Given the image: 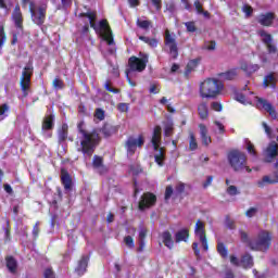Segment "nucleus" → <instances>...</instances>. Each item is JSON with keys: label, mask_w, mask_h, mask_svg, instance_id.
Listing matches in <instances>:
<instances>
[{"label": "nucleus", "mask_w": 278, "mask_h": 278, "mask_svg": "<svg viewBox=\"0 0 278 278\" xmlns=\"http://www.w3.org/2000/svg\"><path fill=\"white\" fill-rule=\"evenodd\" d=\"M81 16L88 21L90 27L109 45V55H116V43L114 42V35H112L108 20H102L99 24L94 23L97 21V12L84 13Z\"/></svg>", "instance_id": "nucleus-1"}, {"label": "nucleus", "mask_w": 278, "mask_h": 278, "mask_svg": "<svg viewBox=\"0 0 278 278\" xmlns=\"http://www.w3.org/2000/svg\"><path fill=\"white\" fill-rule=\"evenodd\" d=\"M78 131L80 134V151L87 157H90L99 144V132L97 130L88 131L84 129V122L78 124Z\"/></svg>", "instance_id": "nucleus-2"}, {"label": "nucleus", "mask_w": 278, "mask_h": 278, "mask_svg": "<svg viewBox=\"0 0 278 278\" xmlns=\"http://www.w3.org/2000/svg\"><path fill=\"white\" fill-rule=\"evenodd\" d=\"M235 99L239 103H242V105H253V103H256V108H258V110L263 109L265 112H268L271 118H277V111H275V106L257 96L247 97L244 93H236Z\"/></svg>", "instance_id": "nucleus-3"}, {"label": "nucleus", "mask_w": 278, "mask_h": 278, "mask_svg": "<svg viewBox=\"0 0 278 278\" xmlns=\"http://www.w3.org/2000/svg\"><path fill=\"white\" fill-rule=\"evenodd\" d=\"M224 88L223 81L216 78H207L200 84V97L202 99H216Z\"/></svg>", "instance_id": "nucleus-4"}, {"label": "nucleus", "mask_w": 278, "mask_h": 278, "mask_svg": "<svg viewBox=\"0 0 278 278\" xmlns=\"http://www.w3.org/2000/svg\"><path fill=\"white\" fill-rule=\"evenodd\" d=\"M147 64H149V54L142 52H140L139 58L131 56L128 60L129 67L126 70V79L130 86H136V83L131 81L134 73H142L147 68Z\"/></svg>", "instance_id": "nucleus-5"}, {"label": "nucleus", "mask_w": 278, "mask_h": 278, "mask_svg": "<svg viewBox=\"0 0 278 278\" xmlns=\"http://www.w3.org/2000/svg\"><path fill=\"white\" fill-rule=\"evenodd\" d=\"M23 8L29 5V12L31 14V20L35 25H43L45 18L47 17V4H36L31 0H22Z\"/></svg>", "instance_id": "nucleus-6"}, {"label": "nucleus", "mask_w": 278, "mask_h": 278, "mask_svg": "<svg viewBox=\"0 0 278 278\" xmlns=\"http://www.w3.org/2000/svg\"><path fill=\"white\" fill-rule=\"evenodd\" d=\"M161 141H162V127L155 126L153 130L151 143L155 151L154 161L157 164V166H164V160H165L164 149L160 148Z\"/></svg>", "instance_id": "nucleus-7"}, {"label": "nucleus", "mask_w": 278, "mask_h": 278, "mask_svg": "<svg viewBox=\"0 0 278 278\" xmlns=\"http://www.w3.org/2000/svg\"><path fill=\"white\" fill-rule=\"evenodd\" d=\"M228 162L233 170H242L245 168L248 173H251V168L247 166V154L244 152L233 150L228 154Z\"/></svg>", "instance_id": "nucleus-8"}, {"label": "nucleus", "mask_w": 278, "mask_h": 278, "mask_svg": "<svg viewBox=\"0 0 278 278\" xmlns=\"http://www.w3.org/2000/svg\"><path fill=\"white\" fill-rule=\"evenodd\" d=\"M273 240V237L270 236V232L266 230L260 231L257 239L250 241V248L252 251H268L270 249V242Z\"/></svg>", "instance_id": "nucleus-9"}, {"label": "nucleus", "mask_w": 278, "mask_h": 278, "mask_svg": "<svg viewBox=\"0 0 278 278\" xmlns=\"http://www.w3.org/2000/svg\"><path fill=\"white\" fill-rule=\"evenodd\" d=\"M31 75H34V63L29 61L23 68L20 78L21 90L24 97H27V90H29V86H31Z\"/></svg>", "instance_id": "nucleus-10"}, {"label": "nucleus", "mask_w": 278, "mask_h": 278, "mask_svg": "<svg viewBox=\"0 0 278 278\" xmlns=\"http://www.w3.org/2000/svg\"><path fill=\"white\" fill-rule=\"evenodd\" d=\"M143 144H144V135L140 134L137 136L128 137L125 143V149L127 151L128 157H131V155H134V153H136L138 149H142Z\"/></svg>", "instance_id": "nucleus-11"}, {"label": "nucleus", "mask_w": 278, "mask_h": 278, "mask_svg": "<svg viewBox=\"0 0 278 278\" xmlns=\"http://www.w3.org/2000/svg\"><path fill=\"white\" fill-rule=\"evenodd\" d=\"M165 47L169 51V55L172 58L177 59L179 55V49L177 48V41L175 40V36L170 35V31H165Z\"/></svg>", "instance_id": "nucleus-12"}, {"label": "nucleus", "mask_w": 278, "mask_h": 278, "mask_svg": "<svg viewBox=\"0 0 278 278\" xmlns=\"http://www.w3.org/2000/svg\"><path fill=\"white\" fill-rule=\"evenodd\" d=\"M194 235H195V238L200 240L203 250L207 251L208 247H207V238L205 237V223L201 222V219H199L195 223Z\"/></svg>", "instance_id": "nucleus-13"}, {"label": "nucleus", "mask_w": 278, "mask_h": 278, "mask_svg": "<svg viewBox=\"0 0 278 278\" xmlns=\"http://www.w3.org/2000/svg\"><path fill=\"white\" fill-rule=\"evenodd\" d=\"M278 155V144L277 142H270L267 148L263 151V157L265 162H275V157Z\"/></svg>", "instance_id": "nucleus-14"}, {"label": "nucleus", "mask_w": 278, "mask_h": 278, "mask_svg": "<svg viewBox=\"0 0 278 278\" xmlns=\"http://www.w3.org/2000/svg\"><path fill=\"white\" fill-rule=\"evenodd\" d=\"M258 36L261 37V40L267 45L269 53H274L275 58H278L277 47L273 45V37L270 34L266 33L265 30H260Z\"/></svg>", "instance_id": "nucleus-15"}, {"label": "nucleus", "mask_w": 278, "mask_h": 278, "mask_svg": "<svg viewBox=\"0 0 278 278\" xmlns=\"http://www.w3.org/2000/svg\"><path fill=\"white\" fill-rule=\"evenodd\" d=\"M155 201H157L155 194L149 192L144 193L139 201V210H147L148 207L155 205Z\"/></svg>", "instance_id": "nucleus-16"}, {"label": "nucleus", "mask_w": 278, "mask_h": 278, "mask_svg": "<svg viewBox=\"0 0 278 278\" xmlns=\"http://www.w3.org/2000/svg\"><path fill=\"white\" fill-rule=\"evenodd\" d=\"M53 121H55V116L53 115H47L42 123V136L45 138H51V129H53Z\"/></svg>", "instance_id": "nucleus-17"}, {"label": "nucleus", "mask_w": 278, "mask_h": 278, "mask_svg": "<svg viewBox=\"0 0 278 278\" xmlns=\"http://www.w3.org/2000/svg\"><path fill=\"white\" fill-rule=\"evenodd\" d=\"M257 21L260 25H263L264 27H270V25H273V21H275V14L274 13L261 14L257 17Z\"/></svg>", "instance_id": "nucleus-18"}, {"label": "nucleus", "mask_w": 278, "mask_h": 278, "mask_svg": "<svg viewBox=\"0 0 278 278\" xmlns=\"http://www.w3.org/2000/svg\"><path fill=\"white\" fill-rule=\"evenodd\" d=\"M199 129H200V138L202 140V144L207 147L212 142V137H210V135L207 134V126H205V124H200Z\"/></svg>", "instance_id": "nucleus-19"}, {"label": "nucleus", "mask_w": 278, "mask_h": 278, "mask_svg": "<svg viewBox=\"0 0 278 278\" xmlns=\"http://www.w3.org/2000/svg\"><path fill=\"white\" fill-rule=\"evenodd\" d=\"M266 184H278V173L276 172L268 176H264L262 180L257 181L258 188H264Z\"/></svg>", "instance_id": "nucleus-20"}, {"label": "nucleus", "mask_w": 278, "mask_h": 278, "mask_svg": "<svg viewBox=\"0 0 278 278\" xmlns=\"http://www.w3.org/2000/svg\"><path fill=\"white\" fill-rule=\"evenodd\" d=\"M61 181H62V185L64 186V189L67 192H71L73 188V179L71 178V175H68L64 169L61 170Z\"/></svg>", "instance_id": "nucleus-21"}, {"label": "nucleus", "mask_w": 278, "mask_h": 278, "mask_svg": "<svg viewBox=\"0 0 278 278\" xmlns=\"http://www.w3.org/2000/svg\"><path fill=\"white\" fill-rule=\"evenodd\" d=\"M161 240L163 244L167 247V249H173V247H175V241H173V235H170L169 231H164L161 235Z\"/></svg>", "instance_id": "nucleus-22"}, {"label": "nucleus", "mask_w": 278, "mask_h": 278, "mask_svg": "<svg viewBox=\"0 0 278 278\" xmlns=\"http://www.w3.org/2000/svg\"><path fill=\"white\" fill-rule=\"evenodd\" d=\"M12 18L16 27H21L23 25V13L21 12V7L18 5L15 7L12 14Z\"/></svg>", "instance_id": "nucleus-23"}, {"label": "nucleus", "mask_w": 278, "mask_h": 278, "mask_svg": "<svg viewBox=\"0 0 278 278\" xmlns=\"http://www.w3.org/2000/svg\"><path fill=\"white\" fill-rule=\"evenodd\" d=\"M198 114L202 121H205L210 116V109L207 102H202L198 105Z\"/></svg>", "instance_id": "nucleus-24"}, {"label": "nucleus", "mask_w": 278, "mask_h": 278, "mask_svg": "<svg viewBox=\"0 0 278 278\" xmlns=\"http://www.w3.org/2000/svg\"><path fill=\"white\" fill-rule=\"evenodd\" d=\"M241 71H243L248 75H253V73H256V71H260V65L243 62L241 64Z\"/></svg>", "instance_id": "nucleus-25"}, {"label": "nucleus", "mask_w": 278, "mask_h": 278, "mask_svg": "<svg viewBox=\"0 0 278 278\" xmlns=\"http://www.w3.org/2000/svg\"><path fill=\"white\" fill-rule=\"evenodd\" d=\"M88 256H83L81 260L78 262V265L76 267L77 275L81 276L86 273V268H88Z\"/></svg>", "instance_id": "nucleus-26"}, {"label": "nucleus", "mask_w": 278, "mask_h": 278, "mask_svg": "<svg viewBox=\"0 0 278 278\" xmlns=\"http://www.w3.org/2000/svg\"><path fill=\"white\" fill-rule=\"evenodd\" d=\"M188 238H190V233L188 228H184L176 232L175 235V241L176 242H188Z\"/></svg>", "instance_id": "nucleus-27"}, {"label": "nucleus", "mask_w": 278, "mask_h": 278, "mask_svg": "<svg viewBox=\"0 0 278 278\" xmlns=\"http://www.w3.org/2000/svg\"><path fill=\"white\" fill-rule=\"evenodd\" d=\"M276 84H277V77L275 76V74H269L265 76L263 81L264 88H268V87L276 88Z\"/></svg>", "instance_id": "nucleus-28"}, {"label": "nucleus", "mask_w": 278, "mask_h": 278, "mask_svg": "<svg viewBox=\"0 0 278 278\" xmlns=\"http://www.w3.org/2000/svg\"><path fill=\"white\" fill-rule=\"evenodd\" d=\"M219 77L220 79L231 81V79H236V77H238V70H229L228 72L219 74Z\"/></svg>", "instance_id": "nucleus-29"}, {"label": "nucleus", "mask_w": 278, "mask_h": 278, "mask_svg": "<svg viewBox=\"0 0 278 278\" xmlns=\"http://www.w3.org/2000/svg\"><path fill=\"white\" fill-rule=\"evenodd\" d=\"M200 63H201L200 58L189 61L186 67L185 75H190L191 71H194V68H197V66H199Z\"/></svg>", "instance_id": "nucleus-30"}, {"label": "nucleus", "mask_w": 278, "mask_h": 278, "mask_svg": "<svg viewBox=\"0 0 278 278\" xmlns=\"http://www.w3.org/2000/svg\"><path fill=\"white\" fill-rule=\"evenodd\" d=\"M139 40H141L142 42H144L146 45H148L152 49H155L157 47L159 42H160V41H157V39L150 38V37H147V36H139Z\"/></svg>", "instance_id": "nucleus-31"}, {"label": "nucleus", "mask_w": 278, "mask_h": 278, "mask_svg": "<svg viewBox=\"0 0 278 278\" xmlns=\"http://www.w3.org/2000/svg\"><path fill=\"white\" fill-rule=\"evenodd\" d=\"M240 266L243 268H251V266H253V256L244 254L240 261Z\"/></svg>", "instance_id": "nucleus-32"}, {"label": "nucleus", "mask_w": 278, "mask_h": 278, "mask_svg": "<svg viewBox=\"0 0 278 278\" xmlns=\"http://www.w3.org/2000/svg\"><path fill=\"white\" fill-rule=\"evenodd\" d=\"M68 138V125L63 124L61 129H59V141L64 142Z\"/></svg>", "instance_id": "nucleus-33"}, {"label": "nucleus", "mask_w": 278, "mask_h": 278, "mask_svg": "<svg viewBox=\"0 0 278 278\" xmlns=\"http://www.w3.org/2000/svg\"><path fill=\"white\" fill-rule=\"evenodd\" d=\"M173 121L167 119L166 122H164V136L166 138H170V136H173Z\"/></svg>", "instance_id": "nucleus-34"}, {"label": "nucleus", "mask_w": 278, "mask_h": 278, "mask_svg": "<svg viewBox=\"0 0 278 278\" xmlns=\"http://www.w3.org/2000/svg\"><path fill=\"white\" fill-rule=\"evenodd\" d=\"M17 266L18 265L16 263V260H14V257L12 256L7 257V267L9 268L10 273H16Z\"/></svg>", "instance_id": "nucleus-35"}, {"label": "nucleus", "mask_w": 278, "mask_h": 278, "mask_svg": "<svg viewBox=\"0 0 278 278\" xmlns=\"http://www.w3.org/2000/svg\"><path fill=\"white\" fill-rule=\"evenodd\" d=\"M226 186H228V188L226 189V192L230 197H236V195L240 194V190H238V187H236L233 185L229 186V179H226Z\"/></svg>", "instance_id": "nucleus-36"}, {"label": "nucleus", "mask_w": 278, "mask_h": 278, "mask_svg": "<svg viewBox=\"0 0 278 278\" xmlns=\"http://www.w3.org/2000/svg\"><path fill=\"white\" fill-rule=\"evenodd\" d=\"M92 166L98 170H105V167H103V159L101 156H93Z\"/></svg>", "instance_id": "nucleus-37"}, {"label": "nucleus", "mask_w": 278, "mask_h": 278, "mask_svg": "<svg viewBox=\"0 0 278 278\" xmlns=\"http://www.w3.org/2000/svg\"><path fill=\"white\" fill-rule=\"evenodd\" d=\"M137 27L140 29H149L151 27V21L144 20V18H137Z\"/></svg>", "instance_id": "nucleus-38"}, {"label": "nucleus", "mask_w": 278, "mask_h": 278, "mask_svg": "<svg viewBox=\"0 0 278 278\" xmlns=\"http://www.w3.org/2000/svg\"><path fill=\"white\" fill-rule=\"evenodd\" d=\"M194 8L199 14H203V16H205V18H210V13L207 11H203V4H201V2L199 0H197L194 2Z\"/></svg>", "instance_id": "nucleus-39"}, {"label": "nucleus", "mask_w": 278, "mask_h": 278, "mask_svg": "<svg viewBox=\"0 0 278 278\" xmlns=\"http://www.w3.org/2000/svg\"><path fill=\"white\" fill-rule=\"evenodd\" d=\"M217 252L219 253V255L222 257H227V255H229V252L227 251V248L222 242H218V244H217Z\"/></svg>", "instance_id": "nucleus-40"}, {"label": "nucleus", "mask_w": 278, "mask_h": 278, "mask_svg": "<svg viewBox=\"0 0 278 278\" xmlns=\"http://www.w3.org/2000/svg\"><path fill=\"white\" fill-rule=\"evenodd\" d=\"M245 149L250 155H253V157L257 155V152H255V146H253L249 140H245Z\"/></svg>", "instance_id": "nucleus-41"}, {"label": "nucleus", "mask_w": 278, "mask_h": 278, "mask_svg": "<svg viewBox=\"0 0 278 278\" xmlns=\"http://www.w3.org/2000/svg\"><path fill=\"white\" fill-rule=\"evenodd\" d=\"M199 144L197 143V138L194 137V134L190 132V141H189V149L191 151H197Z\"/></svg>", "instance_id": "nucleus-42"}, {"label": "nucleus", "mask_w": 278, "mask_h": 278, "mask_svg": "<svg viewBox=\"0 0 278 278\" xmlns=\"http://www.w3.org/2000/svg\"><path fill=\"white\" fill-rule=\"evenodd\" d=\"M160 103H161V105H166L168 112H170V113L175 112V109L170 105V101L167 100L166 97H163L160 100Z\"/></svg>", "instance_id": "nucleus-43"}, {"label": "nucleus", "mask_w": 278, "mask_h": 278, "mask_svg": "<svg viewBox=\"0 0 278 278\" xmlns=\"http://www.w3.org/2000/svg\"><path fill=\"white\" fill-rule=\"evenodd\" d=\"M7 112H10V106H8V104H2L0 106V121H3L5 116H8V114H5Z\"/></svg>", "instance_id": "nucleus-44"}, {"label": "nucleus", "mask_w": 278, "mask_h": 278, "mask_svg": "<svg viewBox=\"0 0 278 278\" xmlns=\"http://www.w3.org/2000/svg\"><path fill=\"white\" fill-rule=\"evenodd\" d=\"M124 242H125L126 247H128V249H134L136 247L134 243V238L131 236H126L124 238Z\"/></svg>", "instance_id": "nucleus-45"}, {"label": "nucleus", "mask_w": 278, "mask_h": 278, "mask_svg": "<svg viewBox=\"0 0 278 278\" xmlns=\"http://www.w3.org/2000/svg\"><path fill=\"white\" fill-rule=\"evenodd\" d=\"M203 49H205L206 51H214L216 49V41L205 42Z\"/></svg>", "instance_id": "nucleus-46"}, {"label": "nucleus", "mask_w": 278, "mask_h": 278, "mask_svg": "<svg viewBox=\"0 0 278 278\" xmlns=\"http://www.w3.org/2000/svg\"><path fill=\"white\" fill-rule=\"evenodd\" d=\"M242 12L245 13V16L249 17L253 14V7L249 5V4H244L242 7Z\"/></svg>", "instance_id": "nucleus-47"}, {"label": "nucleus", "mask_w": 278, "mask_h": 278, "mask_svg": "<svg viewBox=\"0 0 278 278\" xmlns=\"http://www.w3.org/2000/svg\"><path fill=\"white\" fill-rule=\"evenodd\" d=\"M53 88H55V90H62V88H64V81H62L59 78H55L53 80Z\"/></svg>", "instance_id": "nucleus-48"}, {"label": "nucleus", "mask_w": 278, "mask_h": 278, "mask_svg": "<svg viewBox=\"0 0 278 278\" xmlns=\"http://www.w3.org/2000/svg\"><path fill=\"white\" fill-rule=\"evenodd\" d=\"M94 116L96 118H98V121H103L105 118V111H103L102 109H97Z\"/></svg>", "instance_id": "nucleus-49"}, {"label": "nucleus", "mask_w": 278, "mask_h": 278, "mask_svg": "<svg viewBox=\"0 0 278 278\" xmlns=\"http://www.w3.org/2000/svg\"><path fill=\"white\" fill-rule=\"evenodd\" d=\"M3 45H5V31L3 26H0V49H3Z\"/></svg>", "instance_id": "nucleus-50"}, {"label": "nucleus", "mask_w": 278, "mask_h": 278, "mask_svg": "<svg viewBox=\"0 0 278 278\" xmlns=\"http://www.w3.org/2000/svg\"><path fill=\"white\" fill-rule=\"evenodd\" d=\"M104 88H105V90H108V92H113V94H118V92H121V90L111 87V86H110V81H106V83L104 84Z\"/></svg>", "instance_id": "nucleus-51"}, {"label": "nucleus", "mask_w": 278, "mask_h": 278, "mask_svg": "<svg viewBox=\"0 0 278 278\" xmlns=\"http://www.w3.org/2000/svg\"><path fill=\"white\" fill-rule=\"evenodd\" d=\"M187 31H190L193 34V31H197V26L194 25V22H187L185 23Z\"/></svg>", "instance_id": "nucleus-52"}, {"label": "nucleus", "mask_w": 278, "mask_h": 278, "mask_svg": "<svg viewBox=\"0 0 278 278\" xmlns=\"http://www.w3.org/2000/svg\"><path fill=\"white\" fill-rule=\"evenodd\" d=\"M255 214H257V207H250L247 212H245V216L248 218H253V216H255Z\"/></svg>", "instance_id": "nucleus-53"}, {"label": "nucleus", "mask_w": 278, "mask_h": 278, "mask_svg": "<svg viewBox=\"0 0 278 278\" xmlns=\"http://www.w3.org/2000/svg\"><path fill=\"white\" fill-rule=\"evenodd\" d=\"M211 108L215 112H222L223 111V104H220L219 102H212Z\"/></svg>", "instance_id": "nucleus-54"}, {"label": "nucleus", "mask_w": 278, "mask_h": 278, "mask_svg": "<svg viewBox=\"0 0 278 278\" xmlns=\"http://www.w3.org/2000/svg\"><path fill=\"white\" fill-rule=\"evenodd\" d=\"M214 125L218 130V134H225V126L220 122L216 121Z\"/></svg>", "instance_id": "nucleus-55"}, {"label": "nucleus", "mask_w": 278, "mask_h": 278, "mask_svg": "<svg viewBox=\"0 0 278 278\" xmlns=\"http://www.w3.org/2000/svg\"><path fill=\"white\" fill-rule=\"evenodd\" d=\"M173 197V187L168 186L165 190V201H168Z\"/></svg>", "instance_id": "nucleus-56"}, {"label": "nucleus", "mask_w": 278, "mask_h": 278, "mask_svg": "<svg viewBox=\"0 0 278 278\" xmlns=\"http://www.w3.org/2000/svg\"><path fill=\"white\" fill-rule=\"evenodd\" d=\"M147 238V230L144 227H141L139 229V237L138 240H144Z\"/></svg>", "instance_id": "nucleus-57"}, {"label": "nucleus", "mask_w": 278, "mask_h": 278, "mask_svg": "<svg viewBox=\"0 0 278 278\" xmlns=\"http://www.w3.org/2000/svg\"><path fill=\"white\" fill-rule=\"evenodd\" d=\"M45 278H55V274H53V270L51 268H47L43 273Z\"/></svg>", "instance_id": "nucleus-58"}, {"label": "nucleus", "mask_w": 278, "mask_h": 278, "mask_svg": "<svg viewBox=\"0 0 278 278\" xmlns=\"http://www.w3.org/2000/svg\"><path fill=\"white\" fill-rule=\"evenodd\" d=\"M184 190H186V185L184 182H178L176 186V192H178V194H181Z\"/></svg>", "instance_id": "nucleus-59"}, {"label": "nucleus", "mask_w": 278, "mask_h": 278, "mask_svg": "<svg viewBox=\"0 0 278 278\" xmlns=\"http://www.w3.org/2000/svg\"><path fill=\"white\" fill-rule=\"evenodd\" d=\"M119 112H127L129 110V104L127 103H119L117 106Z\"/></svg>", "instance_id": "nucleus-60"}, {"label": "nucleus", "mask_w": 278, "mask_h": 278, "mask_svg": "<svg viewBox=\"0 0 278 278\" xmlns=\"http://www.w3.org/2000/svg\"><path fill=\"white\" fill-rule=\"evenodd\" d=\"M39 223H36L34 228H33V236L35 238H38V233H40V228L38 227Z\"/></svg>", "instance_id": "nucleus-61"}, {"label": "nucleus", "mask_w": 278, "mask_h": 278, "mask_svg": "<svg viewBox=\"0 0 278 278\" xmlns=\"http://www.w3.org/2000/svg\"><path fill=\"white\" fill-rule=\"evenodd\" d=\"M149 92L151 94H157V93H160V89L157 88V86L152 85V86H150Z\"/></svg>", "instance_id": "nucleus-62"}, {"label": "nucleus", "mask_w": 278, "mask_h": 278, "mask_svg": "<svg viewBox=\"0 0 278 278\" xmlns=\"http://www.w3.org/2000/svg\"><path fill=\"white\" fill-rule=\"evenodd\" d=\"M138 242H139L138 252L142 253V251H144V247H146L144 240L138 239Z\"/></svg>", "instance_id": "nucleus-63"}, {"label": "nucleus", "mask_w": 278, "mask_h": 278, "mask_svg": "<svg viewBox=\"0 0 278 278\" xmlns=\"http://www.w3.org/2000/svg\"><path fill=\"white\" fill-rule=\"evenodd\" d=\"M226 227H228V229H235V224L233 220L226 218Z\"/></svg>", "instance_id": "nucleus-64"}]
</instances>
